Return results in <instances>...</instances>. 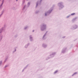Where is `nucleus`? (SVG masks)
Listing matches in <instances>:
<instances>
[{"instance_id":"f257e3e1","label":"nucleus","mask_w":78,"mask_h":78,"mask_svg":"<svg viewBox=\"0 0 78 78\" xmlns=\"http://www.w3.org/2000/svg\"><path fill=\"white\" fill-rule=\"evenodd\" d=\"M46 27L47 25H46V24H42L41 26V31H44V30H46Z\"/></svg>"},{"instance_id":"f03ea898","label":"nucleus","mask_w":78,"mask_h":78,"mask_svg":"<svg viewBox=\"0 0 78 78\" xmlns=\"http://www.w3.org/2000/svg\"><path fill=\"white\" fill-rule=\"evenodd\" d=\"M58 5L59 6L60 8H62L64 7V5H63L62 3V2L59 3L58 4Z\"/></svg>"},{"instance_id":"7ed1b4c3","label":"nucleus","mask_w":78,"mask_h":78,"mask_svg":"<svg viewBox=\"0 0 78 78\" xmlns=\"http://www.w3.org/2000/svg\"><path fill=\"white\" fill-rule=\"evenodd\" d=\"M52 10H48L47 12V13H45V16H47V14L48 15V14H50V13H51V11H52Z\"/></svg>"},{"instance_id":"20e7f679","label":"nucleus","mask_w":78,"mask_h":78,"mask_svg":"<svg viewBox=\"0 0 78 78\" xmlns=\"http://www.w3.org/2000/svg\"><path fill=\"white\" fill-rule=\"evenodd\" d=\"M77 19H78V18L77 17H75L74 18H73L72 20V22H74V21L76 20Z\"/></svg>"},{"instance_id":"39448f33","label":"nucleus","mask_w":78,"mask_h":78,"mask_svg":"<svg viewBox=\"0 0 78 78\" xmlns=\"http://www.w3.org/2000/svg\"><path fill=\"white\" fill-rule=\"evenodd\" d=\"M73 29H76L78 27V26L76 25H74L73 26Z\"/></svg>"},{"instance_id":"423d86ee","label":"nucleus","mask_w":78,"mask_h":78,"mask_svg":"<svg viewBox=\"0 0 78 78\" xmlns=\"http://www.w3.org/2000/svg\"><path fill=\"white\" fill-rule=\"evenodd\" d=\"M47 32H46V33H45V34L44 35L42 39H45V38H44L45 37V36H46V34H47Z\"/></svg>"},{"instance_id":"0eeeda50","label":"nucleus","mask_w":78,"mask_h":78,"mask_svg":"<svg viewBox=\"0 0 78 78\" xmlns=\"http://www.w3.org/2000/svg\"><path fill=\"white\" fill-rule=\"evenodd\" d=\"M30 38L31 41H33V37H32V36H30Z\"/></svg>"},{"instance_id":"6e6552de","label":"nucleus","mask_w":78,"mask_h":78,"mask_svg":"<svg viewBox=\"0 0 78 78\" xmlns=\"http://www.w3.org/2000/svg\"><path fill=\"white\" fill-rule=\"evenodd\" d=\"M76 74H77V72L75 73H73V74L72 75V76H73V75H76Z\"/></svg>"},{"instance_id":"1a4fd4ad","label":"nucleus","mask_w":78,"mask_h":78,"mask_svg":"<svg viewBox=\"0 0 78 78\" xmlns=\"http://www.w3.org/2000/svg\"><path fill=\"white\" fill-rule=\"evenodd\" d=\"M75 13H72L71 14V16H74V15H75Z\"/></svg>"},{"instance_id":"9d476101","label":"nucleus","mask_w":78,"mask_h":78,"mask_svg":"<svg viewBox=\"0 0 78 78\" xmlns=\"http://www.w3.org/2000/svg\"><path fill=\"white\" fill-rule=\"evenodd\" d=\"M4 2V0H3L2 1V4L1 5V6H2V5H3V2Z\"/></svg>"},{"instance_id":"9b49d317","label":"nucleus","mask_w":78,"mask_h":78,"mask_svg":"<svg viewBox=\"0 0 78 78\" xmlns=\"http://www.w3.org/2000/svg\"><path fill=\"white\" fill-rule=\"evenodd\" d=\"M58 72V70H57L54 72V73L55 74V73H57Z\"/></svg>"},{"instance_id":"f8f14e48","label":"nucleus","mask_w":78,"mask_h":78,"mask_svg":"<svg viewBox=\"0 0 78 78\" xmlns=\"http://www.w3.org/2000/svg\"><path fill=\"white\" fill-rule=\"evenodd\" d=\"M3 30V29H1L0 30V33H1L2 31V30Z\"/></svg>"},{"instance_id":"ddd939ff","label":"nucleus","mask_w":78,"mask_h":78,"mask_svg":"<svg viewBox=\"0 0 78 78\" xmlns=\"http://www.w3.org/2000/svg\"><path fill=\"white\" fill-rule=\"evenodd\" d=\"M27 28H28V27H24V30H26V29H27Z\"/></svg>"},{"instance_id":"4468645a","label":"nucleus","mask_w":78,"mask_h":78,"mask_svg":"<svg viewBox=\"0 0 78 78\" xmlns=\"http://www.w3.org/2000/svg\"><path fill=\"white\" fill-rule=\"evenodd\" d=\"M38 5V2H37V3H36V7H37V6Z\"/></svg>"},{"instance_id":"2eb2a0df","label":"nucleus","mask_w":78,"mask_h":78,"mask_svg":"<svg viewBox=\"0 0 78 78\" xmlns=\"http://www.w3.org/2000/svg\"><path fill=\"white\" fill-rule=\"evenodd\" d=\"M8 67V65H6L5 66V68H6V67Z\"/></svg>"},{"instance_id":"dca6fc26","label":"nucleus","mask_w":78,"mask_h":78,"mask_svg":"<svg viewBox=\"0 0 78 78\" xmlns=\"http://www.w3.org/2000/svg\"><path fill=\"white\" fill-rule=\"evenodd\" d=\"M25 7H26V6L25 5L24 6L23 8V9H25Z\"/></svg>"},{"instance_id":"f3484780","label":"nucleus","mask_w":78,"mask_h":78,"mask_svg":"<svg viewBox=\"0 0 78 78\" xmlns=\"http://www.w3.org/2000/svg\"><path fill=\"white\" fill-rule=\"evenodd\" d=\"M30 2H28V5H30Z\"/></svg>"},{"instance_id":"a211bd4d","label":"nucleus","mask_w":78,"mask_h":78,"mask_svg":"<svg viewBox=\"0 0 78 78\" xmlns=\"http://www.w3.org/2000/svg\"><path fill=\"white\" fill-rule=\"evenodd\" d=\"M55 53H54L52 54V55H55Z\"/></svg>"},{"instance_id":"6ab92c4d","label":"nucleus","mask_w":78,"mask_h":78,"mask_svg":"<svg viewBox=\"0 0 78 78\" xmlns=\"http://www.w3.org/2000/svg\"><path fill=\"white\" fill-rule=\"evenodd\" d=\"M2 62H0V64H2Z\"/></svg>"},{"instance_id":"aec40b11","label":"nucleus","mask_w":78,"mask_h":78,"mask_svg":"<svg viewBox=\"0 0 78 78\" xmlns=\"http://www.w3.org/2000/svg\"><path fill=\"white\" fill-rule=\"evenodd\" d=\"M45 44H43V46H44V45Z\"/></svg>"},{"instance_id":"412c9836","label":"nucleus","mask_w":78,"mask_h":78,"mask_svg":"<svg viewBox=\"0 0 78 78\" xmlns=\"http://www.w3.org/2000/svg\"><path fill=\"white\" fill-rule=\"evenodd\" d=\"M2 37H1V39H2Z\"/></svg>"},{"instance_id":"4be33fe9","label":"nucleus","mask_w":78,"mask_h":78,"mask_svg":"<svg viewBox=\"0 0 78 78\" xmlns=\"http://www.w3.org/2000/svg\"><path fill=\"white\" fill-rule=\"evenodd\" d=\"M34 30H33V32H34Z\"/></svg>"},{"instance_id":"5701e85b","label":"nucleus","mask_w":78,"mask_h":78,"mask_svg":"<svg viewBox=\"0 0 78 78\" xmlns=\"http://www.w3.org/2000/svg\"><path fill=\"white\" fill-rule=\"evenodd\" d=\"M62 53H64V52L63 51H62Z\"/></svg>"},{"instance_id":"b1692460","label":"nucleus","mask_w":78,"mask_h":78,"mask_svg":"<svg viewBox=\"0 0 78 78\" xmlns=\"http://www.w3.org/2000/svg\"><path fill=\"white\" fill-rule=\"evenodd\" d=\"M17 0H16V1H17Z\"/></svg>"},{"instance_id":"393cba45","label":"nucleus","mask_w":78,"mask_h":78,"mask_svg":"<svg viewBox=\"0 0 78 78\" xmlns=\"http://www.w3.org/2000/svg\"><path fill=\"white\" fill-rule=\"evenodd\" d=\"M1 16V15H0V17Z\"/></svg>"},{"instance_id":"a878e982","label":"nucleus","mask_w":78,"mask_h":78,"mask_svg":"<svg viewBox=\"0 0 78 78\" xmlns=\"http://www.w3.org/2000/svg\"><path fill=\"white\" fill-rule=\"evenodd\" d=\"M5 62H6V61H5Z\"/></svg>"},{"instance_id":"bb28decb","label":"nucleus","mask_w":78,"mask_h":78,"mask_svg":"<svg viewBox=\"0 0 78 78\" xmlns=\"http://www.w3.org/2000/svg\"><path fill=\"white\" fill-rule=\"evenodd\" d=\"M41 1H42V0H41Z\"/></svg>"},{"instance_id":"cd10ccee","label":"nucleus","mask_w":78,"mask_h":78,"mask_svg":"<svg viewBox=\"0 0 78 78\" xmlns=\"http://www.w3.org/2000/svg\"><path fill=\"white\" fill-rule=\"evenodd\" d=\"M16 50H15V51H16Z\"/></svg>"}]
</instances>
